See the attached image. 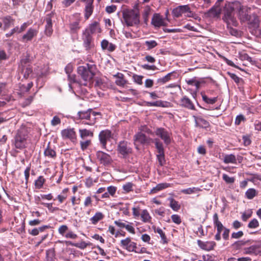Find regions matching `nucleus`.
<instances>
[{"label": "nucleus", "mask_w": 261, "mask_h": 261, "mask_svg": "<svg viewBox=\"0 0 261 261\" xmlns=\"http://www.w3.org/2000/svg\"><path fill=\"white\" fill-rule=\"evenodd\" d=\"M82 40L83 45L86 51H89L95 47L94 39L88 31H83Z\"/></svg>", "instance_id": "obj_8"}, {"label": "nucleus", "mask_w": 261, "mask_h": 261, "mask_svg": "<svg viewBox=\"0 0 261 261\" xmlns=\"http://www.w3.org/2000/svg\"><path fill=\"white\" fill-rule=\"evenodd\" d=\"M151 24L155 28H160L162 26H166L167 24L164 18L159 13H155L153 15Z\"/></svg>", "instance_id": "obj_17"}, {"label": "nucleus", "mask_w": 261, "mask_h": 261, "mask_svg": "<svg viewBox=\"0 0 261 261\" xmlns=\"http://www.w3.org/2000/svg\"><path fill=\"white\" fill-rule=\"evenodd\" d=\"M68 191V189L67 188L64 189L62 191L63 194L58 195L57 199L60 202V203H62L64 201V200L67 198V195H66V193Z\"/></svg>", "instance_id": "obj_52"}, {"label": "nucleus", "mask_w": 261, "mask_h": 261, "mask_svg": "<svg viewBox=\"0 0 261 261\" xmlns=\"http://www.w3.org/2000/svg\"><path fill=\"white\" fill-rule=\"evenodd\" d=\"M116 78L115 83L117 86L123 87L126 83V81L124 79V75L121 73H117L114 75Z\"/></svg>", "instance_id": "obj_31"}, {"label": "nucleus", "mask_w": 261, "mask_h": 261, "mask_svg": "<svg viewBox=\"0 0 261 261\" xmlns=\"http://www.w3.org/2000/svg\"><path fill=\"white\" fill-rule=\"evenodd\" d=\"M92 200L90 196H87L85 198L84 202V205L85 207H89L92 206Z\"/></svg>", "instance_id": "obj_61"}, {"label": "nucleus", "mask_w": 261, "mask_h": 261, "mask_svg": "<svg viewBox=\"0 0 261 261\" xmlns=\"http://www.w3.org/2000/svg\"><path fill=\"white\" fill-rule=\"evenodd\" d=\"M123 23L127 27H138L140 23V14L133 9H124L122 11Z\"/></svg>", "instance_id": "obj_3"}, {"label": "nucleus", "mask_w": 261, "mask_h": 261, "mask_svg": "<svg viewBox=\"0 0 261 261\" xmlns=\"http://www.w3.org/2000/svg\"><path fill=\"white\" fill-rule=\"evenodd\" d=\"M101 47L102 50H107L109 52H113L116 48V46L115 44L110 43L106 39H103L101 41Z\"/></svg>", "instance_id": "obj_26"}, {"label": "nucleus", "mask_w": 261, "mask_h": 261, "mask_svg": "<svg viewBox=\"0 0 261 261\" xmlns=\"http://www.w3.org/2000/svg\"><path fill=\"white\" fill-rule=\"evenodd\" d=\"M168 200L170 201V206L173 211H178L180 209V205L174 198H169Z\"/></svg>", "instance_id": "obj_38"}, {"label": "nucleus", "mask_w": 261, "mask_h": 261, "mask_svg": "<svg viewBox=\"0 0 261 261\" xmlns=\"http://www.w3.org/2000/svg\"><path fill=\"white\" fill-rule=\"evenodd\" d=\"M68 230V227L66 225H62L60 226L58 228L59 233L64 237L66 234L65 232Z\"/></svg>", "instance_id": "obj_57"}, {"label": "nucleus", "mask_w": 261, "mask_h": 261, "mask_svg": "<svg viewBox=\"0 0 261 261\" xmlns=\"http://www.w3.org/2000/svg\"><path fill=\"white\" fill-rule=\"evenodd\" d=\"M166 102L162 100L156 101L154 102H146V106L148 107H165Z\"/></svg>", "instance_id": "obj_43"}, {"label": "nucleus", "mask_w": 261, "mask_h": 261, "mask_svg": "<svg viewBox=\"0 0 261 261\" xmlns=\"http://www.w3.org/2000/svg\"><path fill=\"white\" fill-rule=\"evenodd\" d=\"M104 217V215L101 212H98L90 218V220L92 224L96 225L99 221L102 220Z\"/></svg>", "instance_id": "obj_34"}, {"label": "nucleus", "mask_w": 261, "mask_h": 261, "mask_svg": "<svg viewBox=\"0 0 261 261\" xmlns=\"http://www.w3.org/2000/svg\"><path fill=\"white\" fill-rule=\"evenodd\" d=\"M179 106L189 110H195V107L192 101L186 95L182 96L179 100Z\"/></svg>", "instance_id": "obj_16"}, {"label": "nucleus", "mask_w": 261, "mask_h": 261, "mask_svg": "<svg viewBox=\"0 0 261 261\" xmlns=\"http://www.w3.org/2000/svg\"><path fill=\"white\" fill-rule=\"evenodd\" d=\"M193 117L194 119L195 127L206 129L210 126V123L202 117L196 116H193Z\"/></svg>", "instance_id": "obj_21"}, {"label": "nucleus", "mask_w": 261, "mask_h": 261, "mask_svg": "<svg viewBox=\"0 0 261 261\" xmlns=\"http://www.w3.org/2000/svg\"><path fill=\"white\" fill-rule=\"evenodd\" d=\"M4 24L3 29L6 30L14 25L15 19L10 15H7L1 18Z\"/></svg>", "instance_id": "obj_24"}, {"label": "nucleus", "mask_w": 261, "mask_h": 261, "mask_svg": "<svg viewBox=\"0 0 261 261\" xmlns=\"http://www.w3.org/2000/svg\"><path fill=\"white\" fill-rule=\"evenodd\" d=\"M112 138L113 134L109 129L103 130L99 133L98 138L102 149H106L107 142L111 141Z\"/></svg>", "instance_id": "obj_10"}, {"label": "nucleus", "mask_w": 261, "mask_h": 261, "mask_svg": "<svg viewBox=\"0 0 261 261\" xmlns=\"http://www.w3.org/2000/svg\"><path fill=\"white\" fill-rule=\"evenodd\" d=\"M222 178L227 184H232L234 181V177H229L226 174H223L222 175Z\"/></svg>", "instance_id": "obj_56"}, {"label": "nucleus", "mask_w": 261, "mask_h": 261, "mask_svg": "<svg viewBox=\"0 0 261 261\" xmlns=\"http://www.w3.org/2000/svg\"><path fill=\"white\" fill-rule=\"evenodd\" d=\"M54 16V13L51 12V13L47 14L45 18L46 24L44 33L48 37H50L53 32L52 18Z\"/></svg>", "instance_id": "obj_14"}, {"label": "nucleus", "mask_w": 261, "mask_h": 261, "mask_svg": "<svg viewBox=\"0 0 261 261\" xmlns=\"http://www.w3.org/2000/svg\"><path fill=\"white\" fill-rule=\"evenodd\" d=\"M172 14L176 17H179L182 14H187L186 16L189 17H192L193 15V13L191 11L189 5L178 6L173 10Z\"/></svg>", "instance_id": "obj_11"}, {"label": "nucleus", "mask_w": 261, "mask_h": 261, "mask_svg": "<svg viewBox=\"0 0 261 261\" xmlns=\"http://www.w3.org/2000/svg\"><path fill=\"white\" fill-rule=\"evenodd\" d=\"M144 44L146 46L147 50H151L155 47L158 43L155 40H146Z\"/></svg>", "instance_id": "obj_41"}, {"label": "nucleus", "mask_w": 261, "mask_h": 261, "mask_svg": "<svg viewBox=\"0 0 261 261\" xmlns=\"http://www.w3.org/2000/svg\"><path fill=\"white\" fill-rule=\"evenodd\" d=\"M80 137L82 139H84L88 136L93 137V134L92 132L86 129H82L79 130Z\"/></svg>", "instance_id": "obj_45"}, {"label": "nucleus", "mask_w": 261, "mask_h": 261, "mask_svg": "<svg viewBox=\"0 0 261 261\" xmlns=\"http://www.w3.org/2000/svg\"><path fill=\"white\" fill-rule=\"evenodd\" d=\"M203 100L208 104H214L217 101V97L208 98L206 95L201 94Z\"/></svg>", "instance_id": "obj_46"}, {"label": "nucleus", "mask_w": 261, "mask_h": 261, "mask_svg": "<svg viewBox=\"0 0 261 261\" xmlns=\"http://www.w3.org/2000/svg\"><path fill=\"white\" fill-rule=\"evenodd\" d=\"M260 253H261L260 246L258 245H253L243 249V253L245 254H254L257 255Z\"/></svg>", "instance_id": "obj_23"}, {"label": "nucleus", "mask_w": 261, "mask_h": 261, "mask_svg": "<svg viewBox=\"0 0 261 261\" xmlns=\"http://www.w3.org/2000/svg\"><path fill=\"white\" fill-rule=\"evenodd\" d=\"M38 33V31L35 29L31 28L22 37V41L27 42L31 41L34 37H36Z\"/></svg>", "instance_id": "obj_22"}, {"label": "nucleus", "mask_w": 261, "mask_h": 261, "mask_svg": "<svg viewBox=\"0 0 261 261\" xmlns=\"http://www.w3.org/2000/svg\"><path fill=\"white\" fill-rule=\"evenodd\" d=\"M67 239H75L77 236L71 230L67 231V232L64 236Z\"/></svg>", "instance_id": "obj_59"}, {"label": "nucleus", "mask_w": 261, "mask_h": 261, "mask_svg": "<svg viewBox=\"0 0 261 261\" xmlns=\"http://www.w3.org/2000/svg\"><path fill=\"white\" fill-rule=\"evenodd\" d=\"M171 217V219H172V221L174 223H175V224H179L181 223V221L180 217L179 215L174 214V215H172Z\"/></svg>", "instance_id": "obj_62"}, {"label": "nucleus", "mask_w": 261, "mask_h": 261, "mask_svg": "<svg viewBox=\"0 0 261 261\" xmlns=\"http://www.w3.org/2000/svg\"><path fill=\"white\" fill-rule=\"evenodd\" d=\"M197 244L201 249L207 251L213 250L216 245L214 241L204 242L200 240H197Z\"/></svg>", "instance_id": "obj_19"}, {"label": "nucleus", "mask_w": 261, "mask_h": 261, "mask_svg": "<svg viewBox=\"0 0 261 261\" xmlns=\"http://www.w3.org/2000/svg\"><path fill=\"white\" fill-rule=\"evenodd\" d=\"M154 144L155 148L157 149L158 153L165 152L163 144L159 139H154Z\"/></svg>", "instance_id": "obj_39"}, {"label": "nucleus", "mask_w": 261, "mask_h": 261, "mask_svg": "<svg viewBox=\"0 0 261 261\" xmlns=\"http://www.w3.org/2000/svg\"><path fill=\"white\" fill-rule=\"evenodd\" d=\"M121 246L129 252H134L137 249V244L133 241L130 238L127 237L120 242Z\"/></svg>", "instance_id": "obj_15"}, {"label": "nucleus", "mask_w": 261, "mask_h": 261, "mask_svg": "<svg viewBox=\"0 0 261 261\" xmlns=\"http://www.w3.org/2000/svg\"><path fill=\"white\" fill-rule=\"evenodd\" d=\"M46 255L47 261H54V252L53 250H47L46 252Z\"/></svg>", "instance_id": "obj_58"}, {"label": "nucleus", "mask_w": 261, "mask_h": 261, "mask_svg": "<svg viewBox=\"0 0 261 261\" xmlns=\"http://www.w3.org/2000/svg\"><path fill=\"white\" fill-rule=\"evenodd\" d=\"M61 135L64 139H68L73 142L76 140V133L73 128H68L62 130Z\"/></svg>", "instance_id": "obj_18"}, {"label": "nucleus", "mask_w": 261, "mask_h": 261, "mask_svg": "<svg viewBox=\"0 0 261 261\" xmlns=\"http://www.w3.org/2000/svg\"><path fill=\"white\" fill-rule=\"evenodd\" d=\"M96 157L100 164L103 166H108L113 162L110 155L100 150L96 151Z\"/></svg>", "instance_id": "obj_13"}, {"label": "nucleus", "mask_w": 261, "mask_h": 261, "mask_svg": "<svg viewBox=\"0 0 261 261\" xmlns=\"http://www.w3.org/2000/svg\"><path fill=\"white\" fill-rule=\"evenodd\" d=\"M249 242V241H248H248H243V240L238 241L235 242L233 244L232 246H234V247H236L237 249H240L242 246L246 245Z\"/></svg>", "instance_id": "obj_51"}, {"label": "nucleus", "mask_w": 261, "mask_h": 261, "mask_svg": "<svg viewBox=\"0 0 261 261\" xmlns=\"http://www.w3.org/2000/svg\"><path fill=\"white\" fill-rule=\"evenodd\" d=\"M201 190L198 187L189 188L188 189H182L181 192L185 194H191L193 193H197Z\"/></svg>", "instance_id": "obj_40"}, {"label": "nucleus", "mask_w": 261, "mask_h": 261, "mask_svg": "<svg viewBox=\"0 0 261 261\" xmlns=\"http://www.w3.org/2000/svg\"><path fill=\"white\" fill-rule=\"evenodd\" d=\"M248 23L254 29H256L259 27V19L258 16L255 14H253L249 16V18L247 20Z\"/></svg>", "instance_id": "obj_27"}, {"label": "nucleus", "mask_w": 261, "mask_h": 261, "mask_svg": "<svg viewBox=\"0 0 261 261\" xmlns=\"http://www.w3.org/2000/svg\"><path fill=\"white\" fill-rule=\"evenodd\" d=\"M107 192L108 193V194L110 196H111L112 197H115L116 191H117V188L115 186H111L108 187L107 188Z\"/></svg>", "instance_id": "obj_54"}, {"label": "nucleus", "mask_w": 261, "mask_h": 261, "mask_svg": "<svg viewBox=\"0 0 261 261\" xmlns=\"http://www.w3.org/2000/svg\"><path fill=\"white\" fill-rule=\"evenodd\" d=\"M150 138L147 137L144 134L139 132L134 136L135 144L137 143L141 144H148L150 142Z\"/></svg>", "instance_id": "obj_20"}, {"label": "nucleus", "mask_w": 261, "mask_h": 261, "mask_svg": "<svg viewBox=\"0 0 261 261\" xmlns=\"http://www.w3.org/2000/svg\"><path fill=\"white\" fill-rule=\"evenodd\" d=\"M84 31H88V32L92 35L96 32H100V29L99 24L98 22L94 21L93 23L90 24L88 28H86Z\"/></svg>", "instance_id": "obj_29"}, {"label": "nucleus", "mask_w": 261, "mask_h": 261, "mask_svg": "<svg viewBox=\"0 0 261 261\" xmlns=\"http://www.w3.org/2000/svg\"><path fill=\"white\" fill-rule=\"evenodd\" d=\"M140 216L142 221L144 223H152L151 222L152 218L147 210H143L141 213Z\"/></svg>", "instance_id": "obj_32"}, {"label": "nucleus", "mask_w": 261, "mask_h": 261, "mask_svg": "<svg viewBox=\"0 0 261 261\" xmlns=\"http://www.w3.org/2000/svg\"><path fill=\"white\" fill-rule=\"evenodd\" d=\"M44 155L48 158L55 159L57 153L54 148L50 146V143L48 142L46 148L44 151Z\"/></svg>", "instance_id": "obj_28"}, {"label": "nucleus", "mask_w": 261, "mask_h": 261, "mask_svg": "<svg viewBox=\"0 0 261 261\" xmlns=\"http://www.w3.org/2000/svg\"><path fill=\"white\" fill-rule=\"evenodd\" d=\"M73 18H74V20L72 21L71 20L69 23V32L70 34H76L81 29L80 22L81 21V18L80 14L79 13H75L72 16Z\"/></svg>", "instance_id": "obj_12"}, {"label": "nucleus", "mask_w": 261, "mask_h": 261, "mask_svg": "<svg viewBox=\"0 0 261 261\" xmlns=\"http://www.w3.org/2000/svg\"><path fill=\"white\" fill-rule=\"evenodd\" d=\"M45 179L43 176H39L38 178L35 181V188L40 189L42 188Z\"/></svg>", "instance_id": "obj_42"}, {"label": "nucleus", "mask_w": 261, "mask_h": 261, "mask_svg": "<svg viewBox=\"0 0 261 261\" xmlns=\"http://www.w3.org/2000/svg\"><path fill=\"white\" fill-rule=\"evenodd\" d=\"M169 186V184L167 183H161L158 184L155 187H153L150 191V194H155L158 192L161 191L168 188Z\"/></svg>", "instance_id": "obj_35"}, {"label": "nucleus", "mask_w": 261, "mask_h": 261, "mask_svg": "<svg viewBox=\"0 0 261 261\" xmlns=\"http://www.w3.org/2000/svg\"><path fill=\"white\" fill-rule=\"evenodd\" d=\"M213 222L215 227L217 228V232L221 233L222 230L224 229L222 223L219 220L218 215L217 213H215L213 216Z\"/></svg>", "instance_id": "obj_30"}, {"label": "nucleus", "mask_w": 261, "mask_h": 261, "mask_svg": "<svg viewBox=\"0 0 261 261\" xmlns=\"http://www.w3.org/2000/svg\"><path fill=\"white\" fill-rule=\"evenodd\" d=\"M259 226L258 221L256 219H252L248 224V227L250 228H256Z\"/></svg>", "instance_id": "obj_55"}, {"label": "nucleus", "mask_w": 261, "mask_h": 261, "mask_svg": "<svg viewBox=\"0 0 261 261\" xmlns=\"http://www.w3.org/2000/svg\"><path fill=\"white\" fill-rule=\"evenodd\" d=\"M133 184L131 182H127L123 186V189L127 193L133 191Z\"/></svg>", "instance_id": "obj_64"}, {"label": "nucleus", "mask_w": 261, "mask_h": 261, "mask_svg": "<svg viewBox=\"0 0 261 261\" xmlns=\"http://www.w3.org/2000/svg\"><path fill=\"white\" fill-rule=\"evenodd\" d=\"M40 204H42L44 206L46 207L49 210V211L51 213H54L59 210V208L57 207L53 206V203L40 202Z\"/></svg>", "instance_id": "obj_49"}, {"label": "nucleus", "mask_w": 261, "mask_h": 261, "mask_svg": "<svg viewBox=\"0 0 261 261\" xmlns=\"http://www.w3.org/2000/svg\"><path fill=\"white\" fill-rule=\"evenodd\" d=\"M150 8L149 7H147L144 10L143 13V18L145 23H147L148 20V16L150 14Z\"/></svg>", "instance_id": "obj_53"}, {"label": "nucleus", "mask_w": 261, "mask_h": 261, "mask_svg": "<svg viewBox=\"0 0 261 261\" xmlns=\"http://www.w3.org/2000/svg\"><path fill=\"white\" fill-rule=\"evenodd\" d=\"M257 191L254 188H250L245 192V196L248 199H252L257 195Z\"/></svg>", "instance_id": "obj_37"}, {"label": "nucleus", "mask_w": 261, "mask_h": 261, "mask_svg": "<svg viewBox=\"0 0 261 261\" xmlns=\"http://www.w3.org/2000/svg\"><path fill=\"white\" fill-rule=\"evenodd\" d=\"M117 9V6L114 5H112L111 6H108L106 8V11L109 13L111 14L116 11Z\"/></svg>", "instance_id": "obj_63"}, {"label": "nucleus", "mask_w": 261, "mask_h": 261, "mask_svg": "<svg viewBox=\"0 0 261 261\" xmlns=\"http://www.w3.org/2000/svg\"><path fill=\"white\" fill-rule=\"evenodd\" d=\"M92 2H88L85 9V18L88 19L93 13Z\"/></svg>", "instance_id": "obj_33"}, {"label": "nucleus", "mask_w": 261, "mask_h": 261, "mask_svg": "<svg viewBox=\"0 0 261 261\" xmlns=\"http://www.w3.org/2000/svg\"><path fill=\"white\" fill-rule=\"evenodd\" d=\"M173 73V72L169 73L164 77L158 79L157 80L158 83L160 84H164L168 82L171 79V77Z\"/></svg>", "instance_id": "obj_44"}, {"label": "nucleus", "mask_w": 261, "mask_h": 261, "mask_svg": "<svg viewBox=\"0 0 261 261\" xmlns=\"http://www.w3.org/2000/svg\"><path fill=\"white\" fill-rule=\"evenodd\" d=\"M155 135L163 140L164 143L168 145L171 142V133L163 127L157 128L155 131Z\"/></svg>", "instance_id": "obj_9"}, {"label": "nucleus", "mask_w": 261, "mask_h": 261, "mask_svg": "<svg viewBox=\"0 0 261 261\" xmlns=\"http://www.w3.org/2000/svg\"><path fill=\"white\" fill-rule=\"evenodd\" d=\"M232 2H226L223 8V16L222 19L227 24V28L236 27L238 22L234 16V9L232 6Z\"/></svg>", "instance_id": "obj_4"}, {"label": "nucleus", "mask_w": 261, "mask_h": 261, "mask_svg": "<svg viewBox=\"0 0 261 261\" xmlns=\"http://www.w3.org/2000/svg\"><path fill=\"white\" fill-rule=\"evenodd\" d=\"M99 113L93 111L89 109L86 111H80L77 113V117L81 120H83V123L89 125H93L96 122V116Z\"/></svg>", "instance_id": "obj_6"}, {"label": "nucleus", "mask_w": 261, "mask_h": 261, "mask_svg": "<svg viewBox=\"0 0 261 261\" xmlns=\"http://www.w3.org/2000/svg\"><path fill=\"white\" fill-rule=\"evenodd\" d=\"M154 231L155 232H157L159 233L161 238V239L164 244L167 243V240L165 234L163 232L162 229L159 227L156 228L155 227H154Z\"/></svg>", "instance_id": "obj_47"}, {"label": "nucleus", "mask_w": 261, "mask_h": 261, "mask_svg": "<svg viewBox=\"0 0 261 261\" xmlns=\"http://www.w3.org/2000/svg\"><path fill=\"white\" fill-rule=\"evenodd\" d=\"M232 2L233 8L238 13V16L241 22H246L249 18V11L251 8L246 6H244L241 2L236 1Z\"/></svg>", "instance_id": "obj_5"}, {"label": "nucleus", "mask_w": 261, "mask_h": 261, "mask_svg": "<svg viewBox=\"0 0 261 261\" xmlns=\"http://www.w3.org/2000/svg\"><path fill=\"white\" fill-rule=\"evenodd\" d=\"M91 143V141L90 140H87L86 141H81V147L83 150L86 149L89 145Z\"/></svg>", "instance_id": "obj_60"}, {"label": "nucleus", "mask_w": 261, "mask_h": 261, "mask_svg": "<svg viewBox=\"0 0 261 261\" xmlns=\"http://www.w3.org/2000/svg\"><path fill=\"white\" fill-rule=\"evenodd\" d=\"M117 153L121 157L126 159L133 153V149L130 143L126 141H121L118 142L117 146Z\"/></svg>", "instance_id": "obj_7"}, {"label": "nucleus", "mask_w": 261, "mask_h": 261, "mask_svg": "<svg viewBox=\"0 0 261 261\" xmlns=\"http://www.w3.org/2000/svg\"><path fill=\"white\" fill-rule=\"evenodd\" d=\"M230 78L234 81V82L237 84H241L243 82V80L242 78L237 76L235 73L228 72L227 73Z\"/></svg>", "instance_id": "obj_48"}, {"label": "nucleus", "mask_w": 261, "mask_h": 261, "mask_svg": "<svg viewBox=\"0 0 261 261\" xmlns=\"http://www.w3.org/2000/svg\"><path fill=\"white\" fill-rule=\"evenodd\" d=\"M156 158L158 160L160 166H163L166 164V160L165 158V152L158 153Z\"/></svg>", "instance_id": "obj_50"}, {"label": "nucleus", "mask_w": 261, "mask_h": 261, "mask_svg": "<svg viewBox=\"0 0 261 261\" xmlns=\"http://www.w3.org/2000/svg\"><path fill=\"white\" fill-rule=\"evenodd\" d=\"M221 12V9H216L212 7L209 10L204 13V16L207 18L219 17Z\"/></svg>", "instance_id": "obj_25"}, {"label": "nucleus", "mask_w": 261, "mask_h": 261, "mask_svg": "<svg viewBox=\"0 0 261 261\" xmlns=\"http://www.w3.org/2000/svg\"><path fill=\"white\" fill-rule=\"evenodd\" d=\"M77 73L84 81V86L87 85V83H91L97 71L96 66L94 64L87 63L77 68Z\"/></svg>", "instance_id": "obj_2"}, {"label": "nucleus", "mask_w": 261, "mask_h": 261, "mask_svg": "<svg viewBox=\"0 0 261 261\" xmlns=\"http://www.w3.org/2000/svg\"><path fill=\"white\" fill-rule=\"evenodd\" d=\"M223 162L225 164H237V158L233 154H225L224 156Z\"/></svg>", "instance_id": "obj_36"}, {"label": "nucleus", "mask_w": 261, "mask_h": 261, "mask_svg": "<svg viewBox=\"0 0 261 261\" xmlns=\"http://www.w3.org/2000/svg\"><path fill=\"white\" fill-rule=\"evenodd\" d=\"M30 128L22 125L16 132L14 137V145L19 149H23L27 147V140L29 138Z\"/></svg>", "instance_id": "obj_1"}]
</instances>
